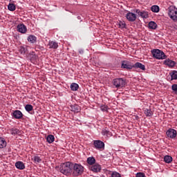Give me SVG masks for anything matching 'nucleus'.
Instances as JSON below:
<instances>
[{"mask_svg":"<svg viewBox=\"0 0 177 177\" xmlns=\"http://www.w3.org/2000/svg\"><path fill=\"white\" fill-rule=\"evenodd\" d=\"M59 171L63 175L70 176L73 172V163L70 162L62 163L59 166Z\"/></svg>","mask_w":177,"mask_h":177,"instance_id":"1","label":"nucleus"},{"mask_svg":"<svg viewBox=\"0 0 177 177\" xmlns=\"http://www.w3.org/2000/svg\"><path fill=\"white\" fill-rule=\"evenodd\" d=\"M85 168L81 164L72 163V175L73 176H81L84 174Z\"/></svg>","mask_w":177,"mask_h":177,"instance_id":"2","label":"nucleus"},{"mask_svg":"<svg viewBox=\"0 0 177 177\" xmlns=\"http://www.w3.org/2000/svg\"><path fill=\"white\" fill-rule=\"evenodd\" d=\"M151 54L153 57L158 60H164L165 59H167V55L165 53L159 49L151 50Z\"/></svg>","mask_w":177,"mask_h":177,"instance_id":"3","label":"nucleus"},{"mask_svg":"<svg viewBox=\"0 0 177 177\" xmlns=\"http://www.w3.org/2000/svg\"><path fill=\"white\" fill-rule=\"evenodd\" d=\"M112 84L117 89H121V88H124L127 85V82L124 78H115L113 80Z\"/></svg>","mask_w":177,"mask_h":177,"instance_id":"4","label":"nucleus"},{"mask_svg":"<svg viewBox=\"0 0 177 177\" xmlns=\"http://www.w3.org/2000/svg\"><path fill=\"white\" fill-rule=\"evenodd\" d=\"M168 15L170 17V19H171V20H173V21L176 22L177 21V8L176 7L174 6H170L168 8Z\"/></svg>","mask_w":177,"mask_h":177,"instance_id":"5","label":"nucleus"},{"mask_svg":"<svg viewBox=\"0 0 177 177\" xmlns=\"http://www.w3.org/2000/svg\"><path fill=\"white\" fill-rule=\"evenodd\" d=\"M93 146L97 150H100L101 151L104 150V142H103L102 140H93Z\"/></svg>","mask_w":177,"mask_h":177,"instance_id":"6","label":"nucleus"},{"mask_svg":"<svg viewBox=\"0 0 177 177\" xmlns=\"http://www.w3.org/2000/svg\"><path fill=\"white\" fill-rule=\"evenodd\" d=\"M166 136L169 139H175V138H176V136H177V131H176V130H175L174 129H169L166 131Z\"/></svg>","mask_w":177,"mask_h":177,"instance_id":"7","label":"nucleus"},{"mask_svg":"<svg viewBox=\"0 0 177 177\" xmlns=\"http://www.w3.org/2000/svg\"><path fill=\"white\" fill-rule=\"evenodd\" d=\"M121 68H125L126 70H132L133 68V64L129 61H122Z\"/></svg>","mask_w":177,"mask_h":177,"instance_id":"8","label":"nucleus"},{"mask_svg":"<svg viewBox=\"0 0 177 177\" xmlns=\"http://www.w3.org/2000/svg\"><path fill=\"white\" fill-rule=\"evenodd\" d=\"M126 18L128 20V21H135L136 20V14L129 12L126 15Z\"/></svg>","mask_w":177,"mask_h":177,"instance_id":"9","label":"nucleus"},{"mask_svg":"<svg viewBox=\"0 0 177 177\" xmlns=\"http://www.w3.org/2000/svg\"><path fill=\"white\" fill-rule=\"evenodd\" d=\"M17 31L21 34H26L27 32V27L24 24H19L17 26Z\"/></svg>","mask_w":177,"mask_h":177,"instance_id":"10","label":"nucleus"},{"mask_svg":"<svg viewBox=\"0 0 177 177\" xmlns=\"http://www.w3.org/2000/svg\"><path fill=\"white\" fill-rule=\"evenodd\" d=\"M12 116L15 117L17 120H20V119L23 118V113H21L19 110H15L12 113Z\"/></svg>","mask_w":177,"mask_h":177,"instance_id":"11","label":"nucleus"},{"mask_svg":"<svg viewBox=\"0 0 177 177\" xmlns=\"http://www.w3.org/2000/svg\"><path fill=\"white\" fill-rule=\"evenodd\" d=\"M163 64H165V66H167L168 67H170L171 68H172V67H175L176 62L169 59H167L166 60L164 61Z\"/></svg>","mask_w":177,"mask_h":177,"instance_id":"12","label":"nucleus"},{"mask_svg":"<svg viewBox=\"0 0 177 177\" xmlns=\"http://www.w3.org/2000/svg\"><path fill=\"white\" fill-rule=\"evenodd\" d=\"M102 135L103 136H106V138H110L113 136V133L110 132V130H109V128L107 127H105L104 129H102Z\"/></svg>","mask_w":177,"mask_h":177,"instance_id":"13","label":"nucleus"},{"mask_svg":"<svg viewBox=\"0 0 177 177\" xmlns=\"http://www.w3.org/2000/svg\"><path fill=\"white\" fill-rule=\"evenodd\" d=\"M48 46L49 49H57L59 48V44L54 41H49Z\"/></svg>","mask_w":177,"mask_h":177,"instance_id":"14","label":"nucleus"},{"mask_svg":"<svg viewBox=\"0 0 177 177\" xmlns=\"http://www.w3.org/2000/svg\"><path fill=\"white\" fill-rule=\"evenodd\" d=\"M91 171L93 172H100L102 167L99 164H95L90 167Z\"/></svg>","mask_w":177,"mask_h":177,"instance_id":"15","label":"nucleus"},{"mask_svg":"<svg viewBox=\"0 0 177 177\" xmlns=\"http://www.w3.org/2000/svg\"><path fill=\"white\" fill-rule=\"evenodd\" d=\"M133 68H140V70L145 71V70H146V66H145V65L140 62H136L135 64H133Z\"/></svg>","mask_w":177,"mask_h":177,"instance_id":"16","label":"nucleus"},{"mask_svg":"<svg viewBox=\"0 0 177 177\" xmlns=\"http://www.w3.org/2000/svg\"><path fill=\"white\" fill-rule=\"evenodd\" d=\"M15 167L16 168H17V169H21V170L26 169V165L21 161H17L15 163Z\"/></svg>","mask_w":177,"mask_h":177,"instance_id":"17","label":"nucleus"},{"mask_svg":"<svg viewBox=\"0 0 177 177\" xmlns=\"http://www.w3.org/2000/svg\"><path fill=\"white\" fill-rule=\"evenodd\" d=\"M10 132L11 135H13L14 136H15V135H20L21 133V131L17 128L10 129Z\"/></svg>","mask_w":177,"mask_h":177,"instance_id":"18","label":"nucleus"},{"mask_svg":"<svg viewBox=\"0 0 177 177\" xmlns=\"http://www.w3.org/2000/svg\"><path fill=\"white\" fill-rule=\"evenodd\" d=\"M28 42H31V44H35L37 42V37L35 35H30L28 37Z\"/></svg>","mask_w":177,"mask_h":177,"instance_id":"19","label":"nucleus"},{"mask_svg":"<svg viewBox=\"0 0 177 177\" xmlns=\"http://www.w3.org/2000/svg\"><path fill=\"white\" fill-rule=\"evenodd\" d=\"M6 147V141L5 138L0 137V149H3Z\"/></svg>","mask_w":177,"mask_h":177,"instance_id":"20","label":"nucleus"},{"mask_svg":"<svg viewBox=\"0 0 177 177\" xmlns=\"http://www.w3.org/2000/svg\"><path fill=\"white\" fill-rule=\"evenodd\" d=\"M71 109H72V111H73L74 113H80V111L81 110V109L80 108V106L77 104L71 106Z\"/></svg>","mask_w":177,"mask_h":177,"instance_id":"21","label":"nucleus"},{"mask_svg":"<svg viewBox=\"0 0 177 177\" xmlns=\"http://www.w3.org/2000/svg\"><path fill=\"white\" fill-rule=\"evenodd\" d=\"M164 161L165 162H166L167 164H171L172 162V158L171 156H165L164 157Z\"/></svg>","mask_w":177,"mask_h":177,"instance_id":"22","label":"nucleus"},{"mask_svg":"<svg viewBox=\"0 0 177 177\" xmlns=\"http://www.w3.org/2000/svg\"><path fill=\"white\" fill-rule=\"evenodd\" d=\"M96 162V160L93 157H89L87 158V163L88 165H93Z\"/></svg>","mask_w":177,"mask_h":177,"instance_id":"23","label":"nucleus"},{"mask_svg":"<svg viewBox=\"0 0 177 177\" xmlns=\"http://www.w3.org/2000/svg\"><path fill=\"white\" fill-rule=\"evenodd\" d=\"M149 28L151 30H156L157 28V24L154 21H150L149 23Z\"/></svg>","mask_w":177,"mask_h":177,"instance_id":"24","label":"nucleus"},{"mask_svg":"<svg viewBox=\"0 0 177 177\" xmlns=\"http://www.w3.org/2000/svg\"><path fill=\"white\" fill-rule=\"evenodd\" d=\"M78 88H80V86L77 83H72L71 84V91H78Z\"/></svg>","mask_w":177,"mask_h":177,"instance_id":"25","label":"nucleus"},{"mask_svg":"<svg viewBox=\"0 0 177 177\" xmlns=\"http://www.w3.org/2000/svg\"><path fill=\"white\" fill-rule=\"evenodd\" d=\"M46 140L48 143H53V142H55V136L53 135H48L46 138Z\"/></svg>","mask_w":177,"mask_h":177,"instance_id":"26","label":"nucleus"},{"mask_svg":"<svg viewBox=\"0 0 177 177\" xmlns=\"http://www.w3.org/2000/svg\"><path fill=\"white\" fill-rule=\"evenodd\" d=\"M151 10H152L153 13H158L160 12V7L158 6H152Z\"/></svg>","mask_w":177,"mask_h":177,"instance_id":"27","label":"nucleus"},{"mask_svg":"<svg viewBox=\"0 0 177 177\" xmlns=\"http://www.w3.org/2000/svg\"><path fill=\"white\" fill-rule=\"evenodd\" d=\"M169 75L171 77V81H173V80H177V71H171Z\"/></svg>","mask_w":177,"mask_h":177,"instance_id":"28","label":"nucleus"},{"mask_svg":"<svg viewBox=\"0 0 177 177\" xmlns=\"http://www.w3.org/2000/svg\"><path fill=\"white\" fill-rule=\"evenodd\" d=\"M145 114L146 117H151L153 116V111H151V109H146L145 110Z\"/></svg>","mask_w":177,"mask_h":177,"instance_id":"29","label":"nucleus"},{"mask_svg":"<svg viewBox=\"0 0 177 177\" xmlns=\"http://www.w3.org/2000/svg\"><path fill=\"white\" fill-rule=\"evenodd\" d=\"M32 161H34V162H35L36 164H38L39 162H41V161H42V160L41 159V158L38 156H33V158H32Z\"/></svg>","mask_w":177,"mask_h":177,"instance_id":"30","label":"nucleus"},{"mask_svg":"<svg viewBox=\"0 0 177 177\" xmlns=\"http://www.w3.org/2000/svg\"><path fill=\"white\" fill-rule=\"evenodd\" d=\"M8 8L10 12H15L16 10V6L14 3H9Z\"/></svg>","mask_w":177,"mask_h":177,"instance_id":"31","label":"nucleus"},{"mask_svg":"<svg viewBox=\"0 0 177 177\" xmlns=\"http://www.w3.org/2000/svg\"><path fill=\"white\" fill-rule=\"evenodd\" d=\"M140 16L142 19H147V17H149V12H147V11H142L140 14Z\"/></svg>","mask_w":177,"mask_h":177,"instance_id":"32","label":"nucleus"},{"mask_svg":"<svg viewBox=\"0 0 177 177\" xmlns=\"http://www.w3.org/2000/svg\"><path fill=\"white\" fill-rule=\"evenodd\" d=\"M34 107L31 104H26L25 106V110L28 111V113H30V111H32Z\"/></svg>","mask_w":177,"mask_h":177,"instance_id":"33","label":"nucleus"},{"mask_svg":"<svg viewBox=\"0 0 177 177\" xmlns=\"http://www.w3.org/2000/svg\"><path fill=\"white\" fill-rule=\"evenodd\" d=\"M118 26L119 28H121V30H123V28H127V24H125L124 21H119Z\"/></svg>","mask_w":177,"mask_h":177,"instance_id":"34","label":"nucleus"},{"mask_svg":"<svg viewBox=\"0 0 177 177\" xmlns=\"http://www.w3.org/2000/svg\"><path fill=\"white\" fill-rule=\"evenodd\" d=\"M19 52L21 55H26V53L27 52V48H26L24 46L19 47Z\"/></svg>","mask_w":177,"mask_h":177,"instance_id":"35","label":"nucleus"},{"mask_svg":"<svg viewBox=\"0 0 177 177\" xmlns=\"http://www.w3.org/2000/svg\"><path fill=\"white\" fill-rule=\"evenodd\" d=\"M111 177H121V174H120V173H118L117 171H113L111 174Z\"/></svg>","mask_w":177,"mask_h":177,"instance_id":"36","label":"nucleus"},{"mask_svg":"<svg viewBox=\"0 0 177 177\" xmlns=\"http://www.w3.org/2000/svg\"><path fill=\"white\" fill-rule=\"evenodd\" d=\"M171 89L172 91H174L176 95H177V84H174L171 86Z\"/></svg>","mask_w":177,"mask_h":177,"instance_id":"37","label":"nucleus"},{"mask_svg":"<svg viewBox=\"0 0 177 177\" xmlns=\"http://www.w3.org/2000/svg\"><path fill=\"white\" fill-rule=\"evenodd\" d=\"M136 177H146V174H145V173L139 172V173L136 174Z\"/></svg>","mask_w":177,"mask_h":177,"instance_id":"38","label":"nucleus"},{"mask_svg":"<svg viewBox=\"0 0 177 177\" xmlns=\"http://www.w3.org/2000/svg\"><path fill=\"white\" fill-rule=\"evenodd\" d=\"M109 107L106 105L101 106L102 111H107Z\"/></svg>","mask_w":177,"mask_h":177,"instance_id":"39","label":"nucleus"},{"mask_svg":"<svg viewBox=\"0 0 177 177\" xmlns=\"http://www.w3.org/2000/svg\"><path fill=\"white\" fill-rule=\"evenodd\" d=\"M37 55L35 54L32 55L31 60H37Z\"/></svg>","mask_w":177,"mask_h":177,"instance_id":"40","label":"nucleus"},{"mask_svg":"<svg viewBox=\"0 0 177 177\" xmlns=\"http://www.w3.org/2000/svg\"><path fill=\"white\" fill-rule=\"evenodd\" d=\"M135 12L137 13V15H138V16H140V13H142V11H140L139 9L136 10Z\"/></svg>","mask_w":177,"mask_h":177,"instance_id":"41","label":"nucleus"},{"mask_svg":"<svg viewBox=\"0 0 177 177\" xmlns=\"http://www.w3.org/2000/svg\"><path fill=\"white\" fill-rule=\"evenodd\" d=\"M79 53L80 54V55H82V53H84V50H79Z\"/></svg>","mask_w":177,"mask_h":177,"instance_id":"42","label":"nucleus"}]
</instances>
